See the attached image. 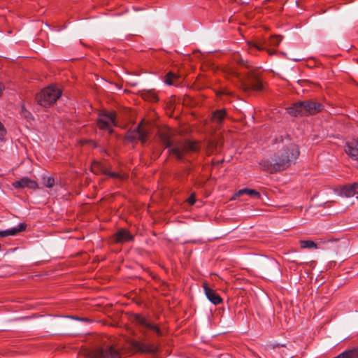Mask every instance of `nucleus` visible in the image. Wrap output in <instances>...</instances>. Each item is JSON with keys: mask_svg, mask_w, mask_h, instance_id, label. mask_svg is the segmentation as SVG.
<instances>
[{"mask_svg": "<svg viewBox=\"0 0 358 358\" xmlns=\"http://www.w3.org/2000/svg\"><path fill=\"white\" fill-rule=\"evenodd\" d=\"M299 155V146L295 143H289L278 149L271 160L263 159L259 162V165L264 170L271 173L282 171L295 164Z\"/></svg>", "mask_w": 358, "mask_h": 358, "instance_id": "1", "label": "nucleus"}, {"mask_svg": "<svg viewBox=\"0 0 358 358\" xmlns=\"http://www.w3.org/2000/svg\"><path fill=\"white\" fill-rule=\"evenodd\" d=\"M237 63L248 69V72L232 71L234 76L237 78L241 82L243 90L248 91L253 90L260 91L262 90V84L260 81L258 69L251 65V64L242 58L237 59Z\"/></svg>", "mask_w": 358, "mask_h": 358, "instance_id": "2", "label": "nucleus"}, {"mask_svg": "<svg viewBox=\"0 0 358 358\" xmlns=\"http://www.w3.org/2000/svg\"><path fill=\"white\" fill-rule=\"evenodd\" d=\"M159 137L164 145L169 148V153L175 155L178 159H182L183 156L187 153L194 152L199 150L197 143L191 141L178 142L172 146L171 134L168 129L160 130L159 131Z\"/></svg>", "mask_w": 358, "mask_h": 358, "instance_id": "3", "label": "nucleus"}, {"mask_svg": "<svg viewBox=\"0 0 358 358\" xmlns=\"http://www.w3.org/2000/svg\"><path fill=\"white\" fill-rule=\"evenodd\" d=\"M62 91L52 86L44 88L37 94L36 100L39 105L44 107H49L54 104L61 96Z\"/></svg>", "mask_w": 358, "mask_h": 358, "instance_id": "4", "label": "nucleus"}, {"mask_svg": "<svg viewBox=\"0 0 358 358\" xmlns=\"http://www.w3.org/2000/svg\"><path fill=\"white\" fill-rule=\"evenodd\" d=\"M115 111H103L99 114L96 124L101 130L113 132V127L117 126Z\"/></svg>", "mask_w": 358, "mask_h": 358, "instance_id": "5", "label": "nucleus"}, {"mask_svg": "<svg viewBox=\"0 0 358 358\" xmlns=\"http://www.w3.org/2000/svg\"><path fill=\"white\" fill-rule=\"evenodd\" d=\"M149 133V127L141 122L135 129L127 132L126 138L130 141L138 139L144 143L148 140Z\"/></svg>", "mask_w": 358, "mask_h": 358, "instance_id": "6", "label": "nucleus"}, {"mask_svg": "<svg viewBox=\"0 0 358 358\" xmlns=\"http://www.w3.org/2000/svg\"><path fill=\"white\" fill-rule=\"evenodd\" d=\"M88 356L90 358H120V352L114 346H106L91 351Z\"/></svg>", "mask_w": 358, "mask_h": 358, "instance_id": "7", "label": "nucleus"}, {"mask_svg": "<svg viewBox=\"0 0 358 358\" xmlns=\"http://www.w3.org/2000/svg\"><path fill=\"white\" fill-rule=\"evenodd\" d=\"M132 320L136 324L144 327L150 331L155 332L159 336L162 335V332L158 325L148 320L145 317L138 314H135L133 316Z\"/></svg>", "mask_w": 358, "mask_h": 358, "instance_id": "8", "label": "nucleus"}, {"mask_svg": "<svg viewBox=\"0 0 358 358\" xmlns=\"http://www.w3.org/2000/svg\"><path fill=\"white\" fill-rule=\"evenodd\" d=\"M130 346L136 352L141 353H155L157 352V348L152 344H145L138 341H131Z\"/></svg>", "mask_w": 358, "mask_h": 358, "instance_id": "9", "label": "nucleus"}, {"mask_svg": "<svg viewBox=\"0 0 358 358\" xmlns=\"http://www.w3.org/2000/svg\"><path fill=\"white\" fill-rule=\"evenodd\" d=\"M345 152L350 158L358 161V138L346 142Z\"/></svg>", "mask_w": 358, "mask_h": 358, "instance_id": "10", "label": "nucleus"}, {"mask_svg": "<svg viewBox=\"0 0 358 358\" xmlns=\"http://www.w3.org/2000/svg\"><path fill=\"white\" fill-rule=\"evenodd\" d=\"M203 287L206 297L212 303L218 305L222 302L221 296L215 290L209 287L207 283H203Z\"/></svg>", "mask_w": 358, "mask_h": 358, "instance_id": "11", "label": "nucleus"}, {"mask_svg": "<svg viewBox=\"0 0 358 358\" xmlns=\"http://www.w3.org/2000/svg\"><path fill=\"white\" fill-rule=\"evenodd\" d=\"M303 108L305 115H315L321 111L322 106L317 102L307 101H303Z\"/></svg>", "mask_w": 358, "mask_h": 358, "instance_id": "12", "label": "nucleus"}, {"mask_svg": "<svg viewBox=\"0 0 358 358\" xmlns=\"http://www.w3.org/2000/svg\"><path fill=\"white\" fill-rule=\"evenodd\" d=\"M134 239V236L126 229H121L114 235V241L116 243H123L131 241Z\"/></svg>", "mask_w": 358, "mask_h": 358, "instance_id": "13", "label": "nucleus"}, {"mask_svg": "<svg viewBox=\"0 0 358 358\" xmlns=\"http://www.w3.org/2000/svg\"><path fill=\"white\" fill-rule=\"evenodd\" d=\"M15 188H25L28 187L30 189L38 188V184L36 181L29 179L27 177H24L19 180L15 181L13 183Z\"/></svg>", "mask_w": 358, "mask_h": 358, "instance_id": "14", "label": "nucleus"}, {"mask_svg": "<svg viewBox=\"0 0 358 358\" xmlns=\"http://www.w3.org/2000/svg\"><path fill=\"white\" fill-rule=\"evenodd\" d=\"M27 224L24 223H20L17 227L8 229L6 230H0V238H4L10 236H15L17 233L24 231L26 229Z\"/></svg>", "mask_w": 358, "mask_h": 358, "instance_id": "15", "label": "nucleus"}, {"mask_svg": "<svg viewBox=\"0 0 358 358\" xmlns=\"http://www.w3.org/2000/svg\"><path fill=\"white\" fill-rule=\"evenodd\" d=\"M287 111L289 114L293 116H303L305 115L303 101L298 102L293 104L292 106L287 108Z\"/></svg>", "mask_w": 358, "mask_h": 358, "instance_id": "16", "label": "nucleus"}, {"mask_svg": "<svg viewBox=\"0 0 358 358\" xmlns=\"http://www.w3.org/2000/svg\"><path fill=\"white\" fill-rule=\"evenodd\" d=\"M334 358H358V346L346 350Z\"/></svg>", "mask_w": 358, "mask_h": 358, "instance_id": "17", "label": "nucleus"}, {"mask_svg": "<svg viewBox=\"0 0 358 358\" xmlns=\"http://www.w3.org/2000/svg\"><path fill=\"white\" fill-rule=\"evenodd\" d=\"M243 194H247V195L250 196V197L255 198V199H260V197H261V194L259 192H257L255 189H248V188H244V189H241L238 190V192L235 194V196H240Z\"/></svg>", "mask_w": 358, "mask_h": 358, "instance_id": "18", "label": "nucleus"}, {"mask_svg": "<svg viewBox=\"0 0 358 358\" xmlns=\"http://www.w3.org/2000/svg\"><path fill=\"white\" fill-rule=\"evenodd\" d=\"M227 115L225 109H220L213 112L212 115V120L217 124H221Z\"/></svg>", "mask_w": 358, "mask_h": 358, "instance_id": "19", "label": "nucleus"}, {"mask_svg": "<svg viewBox=\"0 0 358 358\" xmlns=\"http://www.w3.org/2000/svg\"><path fill=\"white\" fill-rule=\"evenodd\" d=\"M355 185H348L343 187L341 189V195L345 197H352L355 196Z\"/></svg>", "mask_w": 358, "mask_h": 358, "instance_id": "20", "label": "nucleus"}, {"mask_svg": "<svg viewBox=\"0 0 358 358\" xmlns=\"http://www.w3.org/2000/svg\"><path fill=\"white\" fill-rule=\"evenodd\" d=\"M179 76L173 72H169L164 78V83L169 85H173L175 84L174 81L178 79Z\"/></svg>", "mask_w": 358, "mask_h": 358, "instance_id": "21", "label": "nucleus"}, {"mask_svg": "<svg viewBox=\"0 0 358 358\" xmlns=\"http://www.w3.org/2000/svg\"><path fill=\"white\" fill-rule=\"evenodd\" d=\"M299 243H300V246H301V249H306V248L317 249V244L314 241H310V240H306V241L301 240L299 241Z\"/></svg>", "mask_w": 358, "mask_h": 358, "instance_id": "22", "label": "nucleus"}, {"mask_svg": "<svg viewBox=\"0 0 358 358\" xmlns=\"http://www.w3.org/2000/svg\"><path fill=\"white\" fill-rule=\"evenodd\" d=\"M92 171L95 174L103 173V169H106L101 163L98 162H94L91 166Z\"/></svg>", "mask_w": 358, "mask_h": 358, "instance_id": "23", "label": "nucleus"}, {"mask_svg": "<svg viewBox=\"0 0 358 358\" xmlns=\"http://www.w3.org/2000/svg\"><path fill=\"white\" fill-rule=\"evenodd\" d=\"M103 174L107 175V176H110V178H119L120 180H124L126 178L125 174H122L120 173L110 171L108 170L107 168H106V169H103Z\"/></svg>", "mask_w": 358, "mask_h": 358, "instance_id": "24", "label": "nucleus"}, {"mask_svg": "<svg viewBox=\"0 0 358 358\" xmlns=\"http://www.w3.org/2000/svg\"><path fill=\"white\" fill-rule=\"evenodd\" d=\"M282 41V36L280 35H275L270 37L268 40V45L271 46L277 47L279 45Z\"/></svg>", "mask_w": 358, "mask_h": 358, "instance_id": "25", "label": "nucleus"}, {"mask_svg": "<svg viewBox=\"0 0 358 358\" xmlns=\"http://www.w3.org/2000/svg\"><path fill=\"white\" fill-rule=\"evenodd\" d=\"M143 97L145 99L152 102H157L159 100L157 94L151 91L145 92L143 94Z\"/></svg>", "mask_w": 358, "mask_h": 358, "instance_id": "26", "label": "nucleus"}, {"mask_svg": "<svg viewBox=\"0 0 358 358\" xmlns=\"http://www.w3.org/2000/svg\"><path fill=\"white\" fill-rule=\"evenodd\" d=\"M43 183L45 187L51 188L55 185V179L52 177L43 178Z\"/></svg>", "mask_w": 358, "mask_h": 358, "instance_id": "27", "label": "nucleus"}, {"mask_svg": "<svg viewBox=\"0 0 358 358\" xmlns=\"http://www.w3.org/2000/svg\"><path fill=\"white\" fill-rule=\"evenodd\" d=\"M21 115L24 117L26 119L29 120L31 117V114L29 111L27 110L23 106L21 110Z\"/></svg>", "mask_w": 358, "mask_h": 358, "instance_id": "28", "label": "nucleus"}, {"mask_svg": "<svg viewBox=\"0 0 358 358\" xmlns=\"http://www.w3.org/2000/svg\"><path fill=\"white\" fill-rule=\"evenodd\" d=\"M196 201L195 196L194 194H192L187 199V202L190 205H194Z\"/></svg>", "mask_w": 358, "mask_h": 358, "instance_id": "29", "label": "nucleus"}, {"mask_svg": "<svg viewBox=\"0 0 358 358\" xmlns=\"http://www.w3.org/2000/svg\"><path fill=\"white\" fill-rule=\"evenodd\" d=\"M249 45H252L253 47H255L258 50H266L265 48L262 47L260 45H259L257 43H252V44L251 43H250Z\"/></svg>", "mask_w": 358, "mask_h": 358, "instance_id": "30", "label": "nucleus"}, {"mask_svg": "<svg viewBox=\"0 0 358 358\" xmlns=\"http://www.w3.org/2000/svg\"><path fill=\"white\" fill-rule=\"evenodd\" d=\"M5 132L6 131L4 129L3 125L0 122V139H1L3 137Z\"/></svg>", "mask_w": 358, "mask_h": 358, "instance_id": "31", "label": "nucleus"}, {"mask_svg": "<svg viewBox=\"0 0 358 358\" xmlns=\"http://www.w3.org/2000/svg\"><path fill=\"white\" fill-rule=\"evenodd\" d=\"M355 185V196L356 195L357 197L358 198V183H354Z\"/></svg>", "mask_w": 358, "mask_h": 358, "instance_id": "32", "label": "nucleus"}, {"mask_svg": "<svg viewBox=\"0 0 358 358\" xmlns=\"http://www.w3.org/2000/svg\"><path fill=\"white\" fill-rule=\"evenodd\" d=\"M3 90H4V85L1 83H0V96H1Z\"/></svg>", "mask_w": 358, "mask_h": 358, "instance_id": "33", "label": "nucleus"}, {"mask_svg": "<svg viewBox=\"0 0 358 358\" xmlns=\"http://www.w3.org/2000/svg\"><path fill=\"white\" fill-rule=\"evenodd\" d=\"M269 55H273L275 54V51L271 50H266Z\"/></svg>", "mask_w": 358, "mask_h": 358, "instance_id": "34", "label": "nucleus"}]
</instances>
